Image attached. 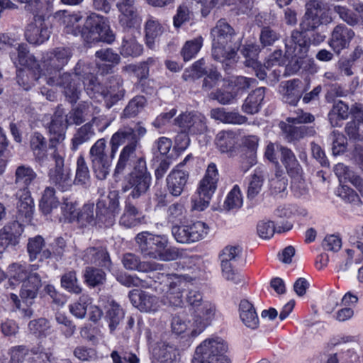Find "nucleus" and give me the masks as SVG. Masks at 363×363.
Segmentation results:
<instances>
[{"instance_id": "nucleus-56", "label": "nucleus", "mask_w": 363, "mask_h": 363, "mask_svg": "<svg viewBox=\"0 0 363 363\" xmlns=\"http://www.w3.org/2000/svg\"><path fill=\"white\" fill-rule=\"evenodd\" d=\"M242 206V197L240 188L235 185L228 194L224 201V208L227 210L237 209Z\"/></svg>"}, {"instance_id": "nucleus-7", "label": "nucleus", "mask_w": 363, "mask_h": 363, "mask_svg": "<svg viewBox=\"0 0 363 363\" xmlns=\"http://www.w3.org/2000/svg\"><path fill=\"white\" fill-rule=\"evenodd\" d=\"M38 264L28 266L19 263H13L9 266V284L11 289L22 282L20 296L27 305L32 304L33 300L37 297L42 286L40 274L37 272Z\"/></svg>"}, {"instance_id": "nucleus-1", "label": "nucleus", "mask_w": 363, "mask_h": 363, "mask_svg": "<svg viewBox=\"0 0 363 363\" xmlns=\"http://www.w3.org/2000/svg\"><path fill=\"white\" fill-rule=\"evenodd\" d=\"M15 52H10V57L16 67L22 66L33 70L36 80L45 81L50 86H62L65 81L70 78V74H60V70L67 64L72 53L67 48H57L43 57V61L38 64L34 56L30 55L25 44H18Z\"/></svg>"}, {"instance_id": "nucleus-34", "label": "nucleus", "mask_w": 363, "mask_h": 363, "mask_svg": "<svg viewBox=\"0 0 363 363\" xmlns=\"http://www.w3.org/2000/svg\"><path fill=\"white\" fill-rule=\"evenodd\" d=\"M334 172L341 184L350 182L359 191H363L362 179L345 164L342 163L336 164L334 167Z\"/></svg>"}, {"instance_id": "nucleus-25", "label": "nucleus", "mask_w": 363, "mask_h": 363, "mask_svg": "<svg viewBox=\"0 0 363 363\" xmlns=\"http://www.w3.org/2000/svg\"><path fill=\"white\" fill-rule=\"evenodd\" d=\"M239 318L242 324L252 330L259 327V320L252 303L247 299H242L238 306Z\"/></svg>"}, {"instance_id": "nucleus-55", "label": "nucleus", "mask_w": 363, "mask_h": 363, "mask_svg": "<svg viewBox=\"0 0 363 363\" xmlns=\"http://www.w3.org/2000/svg\"><path fill=\"white\" fill-rule=\"evenodd\" d=\"M1 230L11 241V245H16L23 232V227L19 222L14 221L4 226Z\"/></svg>"}, {"instance_id": "nucleus-62", "label": "nucleus", "mask_w": 363, "mask_h": 363, "mask_svg": "<svg viewBox=\"0 0 363 363\" xmlns=\"http://www.w3.org/2000/svg\"><path fill=\"white\" fill-rule=\"evenodd\" d=\"M89 171L84 158L80 156L77 158L75 182L77 184H85L89 180Z\"/></svg>"}, {"instance_id": "nucleus-41", "label": "nucleus", "mask_w": 363, "mask_h": 363, "mask_svg": "<svg viewBox=\"0 0 363 363\" xmlns=\"http://www.w3.org/2000/svg\"><path fill=\"white\" fill-rule=\"evenodd\" d=\"M284 62V59L282 56V52L281 50H276L267 58L264 63V67L267 72H271V69L275 67L272 70V72L274 78L278 80L283 72L282 69L285 71V69L283 67Z\"/></svg>"}, {"instance_id": "nucleus-38", "label": "nucleus", "mask_w": 363, "mask_h": 363, "mask_svg": "<svg viewBox=\"0 0 363 363\" xmlns=\"http://www.w3.org/2000/svg\"><path fill=\"white\" fill-rule=\"evenodd\" d=\"M356 244L357 242H354L352 249H347L341 255L337 261L338 271L345 272L350 268L353 263L359 264L362 262L361 255H358L357 252Z\"/></svg>"}, {"instance_id": "nucleus-64", "label": "nucleus", "mask_w": 363, "mask_h": 363, "mask_svg": "<svg viewBox=\"0 0 363 363\" xmlns=\"http://www.w3.org/2000/svg\"><path fill=\"white\" fill-rule=\"evenodd\" d=\"M94 135L95 133L92 125L91 123H86L78 130L72 140L73 143L77 145H81L91 139Z\"/></svg>"}, {"instance_id": "nucleus-15", "label": "nucleus", "mask_w": 363, "mask_h": 363, "mask_svg": "<svg viewBox=\"0 0 363 363\" xmlns=\"http://www.w3.org/2000/svg\"><path fill=\"white\" fill-rule=\"evenodd\" d=\"M286 56L294 62V72L303 67L308 50V43L303 32L293 31L291 37L286 40Z\"/></svg>"}, {"instance_id": "nucleus-44", "label": "nucleus", "mask_w": 363, "mask_h": 363, "mask_svg": "<svg viewBox=\"0 0 363 363\" xmlns=\"http://www.w3.org/2000/svg\"><path fill=\"white\" fill-rule=\"evenodd\" d=\"M355 119L347 124L346 132L350 138L363 140V111H359Z\"/></svg>"}, {"instance_id": "nucleus-42", "label": "nucleus", "mask_w": 363, "mask_h": 363, "mask_svg": "<svg viewBox=\"0 0 363 363\" xmlns=\"http://www.w3.org/2000/svg\"><path fill=\"white\" fill-rule=\"evenodd\" d=\"M59 205V201L55 196V191L52 188H46L43 194L40 201V208L44 214L52 213V210L57 208Z\"/></svg>"}, {"instance_id": "nucleus-26", "label": "nucleus", "mask_w": 363, "mask_h": 363, "mask_svg": "<svg viewBox=\"0 0 363 363\" xmlns=\"http://www.w3.org/2000/svg\"><path fill=\"white\" fill-rule=\"evenodd\" d=\"M189 173L176 167L167 177V186L169 193L179 196L182 194L187 184Z\"/></svg>"}, {"instance_id": "nucleus-5", "label": "nucleus", "mask_w": 363, "mask_h": 363, "mask_svg": "<svg viewBox=\"0 0 363 363\" xmlns=\"http://www.w3.org/2000/svg\"><path fill=\"white\" fill-rule=\"evenodd\" d=\"M135 142L138 145V138L133 128L123 127L116 132L110 140L111 152L106 151V141L104 138H100L95 142L89 150V155L92 167L96 177L99 179H104L108 175L112 161L118 151L119 146Z\"/></svg>"}, {"instance_id": "nucleus-11", "label": "nucleus", "mask_w": 363, "mask_h": 363, "mask_svg": "<svg viewBox=\"0 0 363 363\" xmlns=\"http://www.w3.org/2000/svg\"><path fill=\"white\" fill-rule=\"evenodd\" d=\"M228 343L218 336L203 340L196 347L191 363H230Z\"/></svg>"}, {"instance_id": "nucleus-29", "label": "nucleus", "mask_w": 363, "mask_h": 363, "mask_svg": "<svg viewBox=\"0 0 363 363\" xmlns=\"http://www.w3.org/2000/svg\"><path fill=\"white\" fill-rule=\"evenodd\" d=\"M301 82L298 79L282 82L279 91L282 95L283 101L291 105H296L301 96Z\"/></svg>"}, {"instance_id": "nucleus-51", "label": "nucleus", "mask_w": 363, "mask_h": 363, "mask_svg": "<svg viewBox=\"0 0 363 363\" xmlns=\"http://www.w3.org/2000/svg\"><path fill=\"white\" fill-rule=\"evenodd\" d=\"M242 54L245 58V65L247 67L257 69L259 67L257 56L259 52V48L255 44H247L242 49Z\"/></svg>"}, {"instance_id": "nucleus-43", "label": "nucleus", "mask_w": 363, "mask_h": 363, "mask_svg": "<svg viewBox=\"0 0 363 363\" xmlns=\"http://www.w3.org/2000/svg\"><path fill=\"white\" fill-rule=\"evenodd\" d=\"M143 52V46L139 44L135 38L131 35L124 37L121 47V54L124 57H136Z\"/></svg>"}, {"instance_id": "nucleus-59", "label": "nucleus", "mask_w": 363, "mask_h": 363, "mask_svg": "<svg viewBox=\"0 0 363 363\" xmlns=\"http://www.w3.org/2000/svg\"><path fill=\"white\" fill-rule=\"evenodd\" d=\"M303 170L298 174H289L292 179L291 181V189L294 195L300 197L306 195L308 193V187L302 177Z\"/></svg>"}, {"instance_id": "nucleus-10", "label": "nucleus", "mask_w": 363, "mask_h": 363, "mask_svg": "<svg viewBox=\"0 0 363 363\" xmlns=\"http://www.w3.org/2000/svg\"><path fill=\"white\" fill-rule=\"evenodd\" d=\"M135 240L140 252L145 257L170 261L176 259L179 256L176 248L168 247V238L166 235L143 232L138 234Z\"/></svg>"}, {"instance_id": "nucleus-32", "label": "nucleus", "mask_w": 363, "mask_h": 363, "mask_svg": "<svg viewBox=\"0 0 363 363\" xmlns=\"http://www.w3.org/2000/svg\"><path fill=\"white\" fill-rule=\"evenodd\" d=\"M353 9L358 13L359 17H357L347 7L337 5L334 6V11L338 14L340 18L350 26L357 25L360 23L363 26V4H357L353 6Z\"/></svg>"}, {"instance_id": "nucleus-47", "label": "nucleus", "mask_w": 363, "mask_h": 363, "mask_svg": "<svg viewBox=\"0 0 363 363\" xmlns=\"http://www.w3.org/2000/svg\"><path fill=\"white\" fill-rule=\"evenodd\" d=\"M235 144V134L232 131H220L216 138V145L222 152L232 150Z\"/></svg>"}, {"instance_id": "nucleus-49", "label": "nucleus", "mask_w": 363, "mask_h": 363, "mask_svg": "<svg viewBox=\"0 0 363 363\" xmlns=\"http://www.w3.org/2000/svg\"><path fill=\"white\" fill-rule=\"evenodd\" d=\"M147 104L146 99L143 96H137L131 99L123 110L122 117L132 118L140 113Z\"/></svg>"}, {"instance_id": "nucleus-4", "label": "nucleus", "mask_w": 363, "mask_h": 363, "mask_svg": "<svg viewBox=\"0 0 363 363\" xmlns=\"http://www.w3.org/2000/svg\"><path fill=\"white\" fill-rule=\"evenodd\" d=\"M135 142L126 144L121 150L119 158L116 167V172L121 173L125 168L133 167L127 181L123 186V191H130L128 196L133 199L139 198L150 187L151 176L147 171L146 162L138 156Z\"/></svg>"}, {"instance_id": "nucleus-40", "label": "nucleus", "mask_w": 363, "mask_h": 363, "mask_svg": "<svg viewBox=\"0 0 363 363\" xmlns=\"http://www.w3.org/2000/svg\"><path fill=\"white\" fill-rule=\"evenodd\" d=\"M278 148H279V152H281V162L285 166L288 174H298V172H301L302 168L293 152L286 147L279 145H277Z\"/></svg>"}, {"instance_id": "nucleus-21", "label": "nucleus", "mask_w": 363, "mask_h": 363, "mask_svg": "<svg viewBox=\"0 0 363 363\" xmlns=\"http://www.w3.org/2000/svg\"><path fill=\"white\" fill-rule=\"evenodd\" d=\"M129 298L132 304L141 312L155 313L163 305L162 299L160 301L157 296L137 289L130 291Z\"/></svg>"}, {"instance_id": "nucleus-24", "label": "nucleus", "mask_w": 363, "mask_h": 363, "mask_svg": "<svg viewBox=\"0 0 363 363\" xmlns=\"http://www.w3.org/2000/svg\"><path fill=\"white\" fill-rule=\"evenodd\" d=\"M165 28L158 19L150 16L145 23V40L147 46L155 49L160 43Z\"/></svg>"}, {"instance_id": "nucleus-37", "label": "nucleus", "mask_w": 363, "mask_h": 363, "mask_svg": "<svg viewBox=\"0 0 363 363\" xmlns=\"http://www.w3.org/2000/svg\"><path fill=\"white\" fill-rule=\"evenodd\" d=\"M172 233L177 242L189 244L195 242V231L193 230V223L189 225H175L172 228Z\"/></svg>"}, {"instance_id": "nucleus-36", "label": "nucleus", "mask_w": 363, "mask_h": 363, "mask_svg": "<svg viewBox=\"0 0 363 363\" xmlns=\"http://www.w3.org/2000/svg\"><path fill=\"white\" fill-rule=\"evenodd\" d=\"M143 218L144 217L135 206L127 201L120 223L127 228H131L140 224Z\"/></svg>"}, {"instance_id": "nucleus-16", "label": "nucleus", "mask_w": 363, "mask_h": 363, "mask_svg": "<svg viewBox=\"0 0 363 363\" xmlns=\"http://www.w3.org/2000/svg\"><path fill=\"white\" fill-rule=\"evenodd\" d=\"M306 13L301 23L302 30H311L318 28L320 24L329 23L331 16L326 11L324 4L318 0H309L306 4Z\"/></svg>"}, {"instance_id": "nucleus-12", "label": "nucleus", "mask_w": 363, "mask_h": 363, "mask_svg": "<svg viewBox=\"0 0 363 363\" xmlns=\"http://www.w3.org/2000/svg\"><path fill=\"white\" fill-rule=\"evenodd\" d=\"M154 282L164 283L167 291L162 297L163 305L182 308L184 305L183 292L189 287V281L182 276L152 272L149 276Z\"/></svg>"}, {"instance_id": "nucleus-48", "label": "nucleus", "mask_w": 363, "mask_h": 363, "mask_svg": "<svg viewBox=\"0 0 363 363\" xmlns=\"http://www.w3.org/2000/svg\"><path fill=\"white\" fill-rule=\"evenodd\" d=\"M91 303V298L88 296L82 295L78 301L69 306V312L77 318H85L88 306Z\"/></svg>"}, {"instance_id": "nucleus-54", "label": "nucleus", "mask_w": 363, "mask_h": 363, "mask_svg": "<svg viewBox=\"0 0 363 363\" xmlns=\"http://www.w3.org/2000/svg\"><path fill=\"white\" fill-rule=\"evenodd\" d=\"M30 332L38 337H46L50 333V325L45 318L31 320L28 324Z\"/></svg>"}, {"instance_id": "nucleus-14", "label": "nucleus", "mask_w": 363, "mask_h": 363, "mask_svg": "<svg viewBox=\"0 0 363 363\" xmlns=\"http://www.w3.org/2000/svg\"><path fill=\"white\" fill-rule=\"evenodd\" d=\"M314 120L313 115L305 113L301 110L296 111L286 119V122H281L279 127L288 142L297 141L309 134V130L304 125L298 124L311 123Z\"/></svg>"}, {"instance_id": "nucleus-13", "label": "nucleus", "mask_w": 363, "mask_h": 363, "mask_svg": "<svg viewBox=\"0 0 363 363\" xmlns=\"http://www.w3.org/2000/svg\"><path fill=\"white\" fill-rule=\"evenodd\" d=\"M219 172L216 164L210 163L204 173L203 178L199 183L197 188L198 198L192 200L193 208L198 211H203L209 204V201L214 194L218 182Z\"/></svg>"}, {"instance_id": "nucleus-31", "label": "nucleus", "mask_w": 363, "mask_h": 363, "mask_svg": "<svg viewBox=\"0 0 363 363\" xmlns=\"http://www.w3.org/2000/svg\"><path fill=\"white\" fill-rule=\"evenodd\" d=\"M82 259L87 263L96 264L107 269L111 265V260L106 250L101 246L87 248L83 252Z\"/></svg>"}, {"instance_id": "nucleus-57", "label": "nucleus", "mask_w": 363, "mask_h": 363, "mask_svg": "<svg viewBox=\"0 0 363 363\" xmlns=\"http://www.w3.org/2000/svg\"><path fill=\"white\" fill-rule=\"evenodd\" d=\"M94 218V205L93 203H88L77 212L76 220L82 225H86L93 223Z\"/></svg>"}, {"instance_id": "nucleus-60", "label": "nucleus", "mask_w": 363, "mask_h": 363, "mask_svg": "<svg viewBox=\"0 0 363 363\" xmlns=\"http://www.w3.org/2000/svg\"><path fill=\"white\" fill-rule=\"evenodd\" d=\"M263 175L260 172H257L252 177L248 188L247 198L252 199L255 198L261 191L263 186Z\"/></svg>"}, {"instance_id": "nucleus-45", "label": "nucleus", "mask_w": 363, "mask_h": 363, "mask_svg": "<svg viewBox=\"0 0 363 363\" xmlns=\"http://www.w3.org/2000/svg\"><path fill=\"white\" fill-rule=\"evenodd\" d=\"M349 115L347 105L342 101L336 102L328 114L329 121L333 126H340V121L346 119Z\"/></svg>"}, {"instance_id": "nucleus-46", "label": "nucleus", "mask_w": 363, "mask_h": 363, "mask_svg": "<svg viewBox=\"0 0 363 363\" xmlns=\"http://www.w3.org/2000/svg\"><path fill=\"white\" fill-rule=\"evenodd\" d=\"M123 318V312L120 308V306L113 301L109 302L106 311V319L108 323V326L111 332L116 328Z\"/></svg>"}, {"instance_id": "nucleus-17", "label": "nucleus", "mask_w": 363, "mask_h": 363, "mask_svg": "<svg viewBox=\"0 0 363 363\" xmlns=\"http://www.w3.org/2000/svg\"><path fill=\"white\" fill-rule=\"evenodd\" d=\"M242 249L239 245H228L220 252L219 258L223 277L235 284L241 281V275L234 269V263L241 257Z\"/></svg>"}, {"instance_id": "nucleus-28", "label": "nucleus", "mask_w": 363, "mask_h": 363, "mask_svg": "<svg viewBox=\"0 0 363 363\" xmlns=\"http://www.w3.org/2000/svg\"><path fill=\"white\" fill-rule=\"evenodd\" d=\"M27 251L30 261L33 262L37 259L43 261L51 257V252L45 247L44 239L40 236L30 238L27 244Z\"/></svg>"}, {"instance_id": "nucleus-61", "label": "nucleus", "mask_w": 363, "mask_h": 363, "mask_svg": "<svg viewBox=\"0 0 363 363\" xmlns=\"http://www.w3.org/2000/svg\"><path fill=\"white\" fill-rule=\"evenodd\" d=\"M105 273L99 269L88 267L84 274L85 281L88 285L96 286L101 284L105 281Z\"/></svg>"}, {"instance_id": "nucleus-52", "label": "nucleus", "mask_w": 363, "mask_h": 363, "mask_svg": "<svg viewBox=\"0 0 363 363\" xmlns=\"http://www.w3.org/2000/svg\"><path fill=\"white\" fill-rule=\"evenodd\" d=\"M31 353L33 363H55V357L49 348L38 345L31 350Z\"/></svg>"}, {"instance_id": "nucleus-39", "label": "nucleus", "mask_w": 363, "mask_h": 363, "mask_svg": "<svg viewBox=\"0 0 363 363\" xmlns=\"http://www.w3.org/2000/svg\"><path fill=\"white\" fill-rule=\"evenodd\" d=\"M30 147L35 158L40 162L48 160L46 152V141L45 138L39 133H34L30 138Z\"/></svg>"}, {"instance_id": "nucleus-22", "label": "nucleus", "mask_w": 363, "mask_h": 363, "mask_svg": "<svg viewBox=\"0 0 363 363\" xmlns=\"http://www.w3.org/2000/svg\"><path fill=\"white\" fill-rule=\"evenodd\" d=\"M119 199L115 192L108 196L102 195L96 203V217L103 220V218L112 220L120 212Z\"/></svg>"}, {"instance_id": "nucleus-23", "label": "nucleus", "mask_w": 363, "mask_h": 363, "mask_svg": "<svg viewBox=\"0 0 363 363\" xmlns=\"http://www.w3.org/2000/svg\"><path fill=\"white\" fill-rule=\"evenodd\" d=\"M194 328V321L186 314H178L172 319L171 330L176 335L182 337H196L200 334H195Z\"/></svg>"}, {"instance_id": "nucleus-3", "label": "nucleus", "mask_w": 363, "mask_h": 363, "mask_svg": "<svg viewBox=\"0 0 363 363\" xmlns=\"http://www.w3.org/2000/svg\"><path fill=\"white\" fill-rule=\"evenodd\" d=\"M81 78L83 79L84 88L87 94L91 98L101 96L108 108L113 106L124 96V89L119 79L111 82L106 89H103L96 77L91 72L89 65L79 61L74 68V73L70 74L69 79L65 81L62 86L65 95L70 103L76 102L79 99L82 85L77 83V81Z\"/></svg>"}, {"instance_id": "nucleus-19", "label": "nucleus", "mask_w": 363, "mask_h": 363, "mask_svg": "<svg viewBox=\"0 0 363 363\" xmlns=\"http://www.w3.org/2000/svg\"><path fill=\"white\" fill-rule=\"evenodd\" d=\"M50 35V23L42 16H35L26 27V40L33 45H40L48 40Z\"/></svg>"}, {"instance_id": "nucleus-8", "label": "nucleus", "mask_w": 363, "mask_h": 363, "mask_svg": "<svg viewBox=\"0 0 363 363\" xmlns=\"http://www.w3.org/2000/svg\"><path fill=\"white\" fill-rule=\"evenodd\" d=\"M233 35V28L224 19L219 20L211 30L212 55L223 64L225 69L230 68L236 62V50L239 45H232Z\"/></svg>"}, {"instance_id": "nucleus-58", "label": "nucleus", "mask_w": 363, "mask_h": 363, "mask_svg": "<svg viewBox=\"0 0 363 363\" xmlns=\"http://www.w3.org/2000/svg\"><path fill=\"white\" fill-rule=\"evenodd\" d=\"M186 217L184 206L179 203H173L168 208L167 219L172 223H182Z\"/></svg>"}, {"instance_id": "nucleus-6", "label": "nucleus", "mask_w": 363, "mask_h": 363, "mask_svg": "<svg viewBox=\"0 0 363 363\" xmlns=\"http://www.w3.org/2000/svg\"><path fill=\"white\" fill-rule=\"evenodd\" d=\"M82 18V16L79 13H68L64 11L62 17L64 32L74 36L82 35L84 37L88 30L90 34V40L104 41L108 43L113 41L114 35L110 29L106 18L92 13L87 16L84 28H82L79 23Z\"/></svg>"}, {"instance_id": "nucleus-33", "label": "nucleus", "mask_w": 363, "mask_h": 363, "mask_svg": "<svg viewBox=\"0 0 363 363\" xmlns=\"http://www.w3.org/2000/svg\"><path fill=\"white\" fill-rule=\"evenodd\" d=\"M265 95V89L259 87L251 92L244 101L242 106L243 112L247 114L257 113L263 103Z\"/></svg>"}, {"instance_id": "nucleus-18", "label": "nucleus", "mask_w": 363, "mask_h": 363, "mask_svg": "<svg viewBox=\"0 0 363 363\" xmlns=\"http://www.w3.org/2000/svg\"><path fill=\"white\" fill-rule=\"evenodd\" d=\"M119 12L118 22L125 29L138 28L142 22L135 0H119L116 3Z\"/></svg>"}, {"instance_id": "nucleus-50", "label": "nucleus", "mask_w": 363, "mask_h": 363, "mask_svg": "<svg viewBox=\"0 0 363 363\" xmlns=\"http://www.w3.org/2000/svg\"><path fill=\"white\" fill-rule=\"evenodd\" d=\"M203 38L199 36L186 42L181 52L185 61L191 60L197 55L203 45Z\"/></svg>"}, {"instance_id": "nucleus-2", "label": "nucleus", "mask_w": 363, "mask_h": 363, "mask_svg": "<svg viewBox=\"0 0 363 363\" xmlns=\"http://www.w3.org/2000/svg\"><path fill=\"white\" fill-rule=\"evenodd\" d=\"M86 114L82 108H77L72 109L64 119L62 111L57 110L49 126V155L55 162V168L50 171V177L52 182L59 185L62 191H66L72 185L69 172L63 168L65 157V146L63 144L65 130L68 125H79L83 123Z\"/></svg>"}, {"instance_id": "nucleus-30", "label": "nucleus", "mask_w": 363, "mask_h": 363, "mask_svg": "<svg viewBox=\"0 0 363 363\" xmlns=\"http://www.w3.org/2000/svg\"><path fill=\"white\" fill-rule=\"evenodd\" d=\"M123 264L129 270H137L141 272H147L160 269V265L155 262H140V259L135 255L128 253L123 256Z\"/></svg>"}, {"instance_id": "nucleus-27", "label": "nucleus", "mask_w": 363, "mask_h": 363, "mask_svg": "<svg viewBox=\"0 0 363 363\" xmlns=\"http://www.w3.org/2000/svg\"><path fill=\"white\" fill-rule=\"evenodd\" d=\"M354 36V33L352 29L343 25L337 26L332 33L330 45L335 52L339 53L349 45Z\"/></svg>"}, {"instance_id": "nucleus-63", "label": "nucleus", "mask_w": 363, "mask_h": 363, "mask_svg": "<svg viewBox=\"0 0 363 363\" xmlns=\"http://www.w3.org/2000/svg\"><path fill=\"white\" fill-rule=\"evenodd\" d=\"M337 195L347 203L355 205H359L361 203L358 194L346 184H340L337 189Z\"/></svg>"}, {"instance_id": "nucleus-53", "label": "nucleus", "mask_w": 363, "mask_h": 363, "mask_svg": "<svg viewBox=\"0 0 363 363\" xmlns=\"http://www.w3.org/2000/svg\"><path fill=\"white\" fill-rule=\"evenodd\" d=\"M61 286L68 292L79 294L82 287L74 272L65 273L61 278Z\"/></svg>"}, {"instance_id": "nucleus-35", "label": "nucleus", "mask_w": 363, "mask_h": 363, "mask_svg": "<svg viewBox=\"0 0 363 363\" xmlns=\"http://www.w3.org/2000/svg\"><path fill=\"white\" fill-rule=\"evenodd\" d=\"M96 65L102 74L108 72L113 65L118 64L120 60L118 54L110 49H101L96 52Z\"/></svg>"}, {"instance_id": "nucleus-20", "label": "nucleus", "mask_w": 363, "mask_h": 363, "mask_svg": "<svg viewBox=\"0 0 363 363\" xmlns=\"http://www.w3.org/2000/svg\"><path fill=\"white\" fill-rule=\"evenodd\" d=\"M216 314V306L207 300L192 311L191 317L194 321L195 334L202 333L215 318Z\"/></svg>"}, {"instance_id": "nucleus-9", "label": "nucleus", "mask_w": 363, "mask_h": 363, "mask_svg": "<svg viewBox=\"0 0 363 363\" xmlns=\"http://www.w3.org/2000/svg\"><path fill=\"white\" fill-rule=\"evenodd\" d=\"M36 178L33 169L27 165L18 167L15 172V184L19 189L16 194L18 217L23 222H30L34 203L29 191L30 185Z\"/></svg>"}]
</instances>
